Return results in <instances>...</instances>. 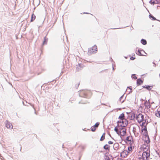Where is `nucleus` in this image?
Returning a JSON list of instances; mask_svg holds the SVG:
<instances>
[{
	"label": "nucleus",
	"instance_id": "nucleus-1",
	"mask_svg": "<svg viewBox=\"0 0 160 160\" xmlns=\"http://www.w3.org/2000/svg\"><path fill=\"white\" fill-rule=\"evenodd\" d=\"M114 130L118 135L121 136H125L127 134L125 127H116L114 128Z\"/></svg>",
	"mask_w": 160,
	"mask_h": 160
},
{
	"label": "nucleus",
	"instance_id": "nucleus-2",
	"mask_svg": "<svg viewBox=\"0 0 160 160\" xmlns=\"http://www.w3.org/2000/svg\"><path fill=\"white\" fill-rule=\"evenodd\" d=\"M142 130V133L145 136V141L146 143H149L150 142V139L148 136V131L147 127L145 126H143Z\"/></svg>",
	"mask_w": 160,
	"mask_h": 160
},
{
	"label": "nucleus",
	"instance_id": "nucleus-3",
	"mask_svg": "<svg viewBox=\"0 0 160 160\" xmlns=\"http://www.w3.org/2000/svg\"><path fill=\"white\" fill-rule=\"evenodd\" d=\"M136 119L141 125L144 126L146 122V120L144 118L143 115L142 114H139L137 115Z\"/></svg>",
	"mask_w": 160,
	"mask_h": 160
},
{
	"label": "nucleus",
	"instance_id": "nucleus-4",
	"mask_svg": "<svg viewBox=\"0 0 160 160\" xmlns=\"http://www.w3.org/2000/svg\"><path fill=\"white\" fill-rule=\"evenodd\" d=\"M149 150H146V151H143L142 153V156L141 155L140 157L142 159V160H147L149 157Z\"/></svg>",
	"mask_w": 160,
	"mask_h": 160
},
{
	"label": "nucleus",
	"instance_id": "nucleus-5",
	"mask_svg": "<svg viewBox=\"0 0 160 160\" xmlns=\"http://www.w3.org/2000/svg\"><path fill=\"white\" fill-rule=\"evenodd\" d=\"M132 131L136 137L138 136L139 135V132H140L139 127L137 125L133 126Z\"/></svg>",
	"mask_w": 160,
	"mask_h": 160
},
{
	"label": "nucleus",
	"instance_id": "nucleus-6",
	"mask_svg": "<svg viewBox=\"0 0 160 160\" xmlns=\"http://www.w3.org/2000/svg\"><path fill=\"white\" fill-rule=\"evenodd\" d=\"M117 123L118 127H125L128 125V122L126 119H124L121 121H118Z\"/></svg>",
	"mask_w": 160,
	"mask_h": 160
},
{
	"label": "nucleus",
	"instance_id": "nucleus-7",
	"mask_svg": "<svg viewBox=\"0 0 160 160\" xmlns=\"http://www.w3.org/2000/svg\"><path fill=\"white\" fill-rule=\"evenodd\" d=\"M97 51V47L96 45H94L91 48H90L88 51V53L89 54H91L96 53Z\"/></svg>",
	"mask_w": 160,
	"mask_h": 160
},
{
	"label": "nucleus",
	"instance_id": "nucleus-8",
	"mask_svg": "<svg viewBox=\"0 0 160 160\" xmlns=\"http://www.w3.org/2000/svg\"><path fill=\"white\" fill-rule=\"evenodd\" d=\"M129 154L127 151V150H124L121 152L120 156L122 158H126L127 157Z\"/></svg>",
	"mask_w": 160,
	"mask_h": 160
},
{
	"label": "nucleus",
	"instance_id": "nucleus-9",
	"mask_svg": "<svg viewBox=\"0 0 160 160\" xmlns=\"http://www.w3.org/2000/svg\"><path fill=\"white\" fill-rule=\"evenodd\" d=\"M5 127L9 129H11L13 128V126L12 123L8 121H6L5 122Z\"/></svg>",
	"mask_w": 160,
	"mask_h": 160
},
{
	"label": "nucleus",
	"instance_id": "nucleus-10",
	"mask_svg": "<svg viewBox=\"0 0 160 160\" xmlns=\"http://www.w3.org/2000/svg\"><path fill=\"white\" fill-rule=\"evenodd\" d=\"M85 66L82 64H78L76 65V69L78 71L82 69Z\"/></svg>",
	"mask_w": 160,
	"mask_h": 160
},
{
	"label": "nucleus",
	"instance_id": "nucleus-11",
	"mask_svg": "<svg viewBox=\"0 0 160 160\" xmlns=\"http://www.w3.org/2000/svg\"><path fill=\"white\" fill-rule=\"evenodd\" d=\"M147 143V145L144 144L142 146V148L143 149L144 151H146V150H149V146L148 145V143Z\"/></svg>",
	"mask_w": 160,
	"mask_h": 160
},
{
	"label": "nucleus",
	"instance_id": "nucleus-12",
	"mask_svg": "<svg viewBox=\"0 0 160 160\" xmlns=\"http://www.w3.org/2000/svg\"><path fill=\"white\" fill-rule=\"evenodd\" d=\"M135 141L132 136H129L127 137L126 138V142Z\"/></svg>",
	"mask_w": 160,
	"mask_h": 160
},
{
	"label": "nucleus",
	"instance_id": "nucleus-13",
	"mask_svg": "<svg viewBox=\"0 0 160 160\" xmlns=\"http://www.w3.org/2000/svg\"><path fill=\"white\" fill-rule=\"evenodd\" d=\"M135 147L132 146H129L128 148V150L127 151L128 152L129 154L131 153L133 150L134 149Z\"/></svg>",
	"mask_w": 160,
	"mask_h": 160
},
{
	"label": "nucleus",
	"instance_id": "nucleus-14",
	"mask_svg": "<svg viewBox=\"0 0 160 160\" xmlns=\"http://www.w3.org/2000/svg\"><path fill=\"white\" fill-rule=\"evenodd\" d=\"M81 93L84 94L86 97H87L89 94H91V92L88 91H83L81 92Z\"/></svg>",
	"mask_w": 160,
	"mask_h": 160
},
{
	"label": "nucleus",
	"instance_id": "nucleus-15",
	"mask_svg": "<svg viewBox=\"0 0 160 160\" xmlns=\"http://www.w3.org/2000/svg\"><path fill=\"white\" fill-rule=\"evenodd\" d=\"M118 121H121L124 119H126L125 118V116L124 114L123 113L121 114L118 117Z\"/></svg>",
	"mask_w": 160,
	"mask_h": 160
},
{
	"label": "nucleus",
	"instance_id": "nucleus-16",
	"mask_svg": "<svg viewBox=\"0 0 160 160\" xmlns=\"http://www.w3.org/2000/svg\"><path fill=\"white\" fill-rule=\"evenodd\" d=\"M144 105L145 107L147 108H150L151 106L150 103L147 101L144 102Z\"/></svg>",
	"mask_w": 160,
	"mask_h": 160
},
{
	"label": "nucleus",
	"instance_id": "nucleus-17",
	"mask_svg": "<svg viewBox=\"0 0 160 160\" xmlns=\"http://www.w3.org/2000/svg\"><path fill=\"white\" fill-rule=\"evenodd\" d=\"M135 141L126 142L127 144L129 145V146L135 147Z\"/></svg>",
	"mask_w": 160,
	"mask_h": 160
},
{
	"label": "nucleus",
	"instance_id": "nucleus-18",
	"mask_svg": "<svg viewBox=\"0 0 160 160\" xmlns=\"http://www.w3.org/2000/svg\"><path fill=\"white\" fill-rule=\"evenodd\" d=\"M143 88H146L149 91L151 90L152 88V86H146L142 87Z\"/></svg>",
	"mask_w": 160,
	"mask_h": 160
},
{
	"label": "nucleus",
	"instance_id": "nucleus-19",
	"mask_svg": "<svg viewBox=\"0 0 160 160\" xmlns=\"http://www.w3.org/2000/svg\"><path fill=\"white\" fill-rule=\"evenodd\" d=\"M143 83V81L141 79H138L137 80V83L138 86H139Z\"/></svg>",
	"mask_w": 160,
	"mask_h": 160
},
{
	"label": "nucleus",
	"instance_id": "nucleus-20",
	"mask_svg": "<svg viewBox=\"0 0 160 160\" xmlns=\"http://www.w3.org/2000/svg\"><path fill=\"white\" fill-rule=\"evenodd\" d=\"M119 145L118 143H116L113 145V148L115 150H117L118 149Z\"/></svg>",
	"mask_w": 160,
	"mask_h": 160
},
{
	"label": "nucleus",
	"instance_id": "nucleus-21",
	"mask_svg": "<svg viewBox=\"0 0 160 160\" xmlns=\"http://www.w3.org/2000/svg\"><path fill=\"white\" fill-rule=\"evenodd\" d=\"M103 148L105 149L108 150V151H109L110 150V146L108 144H106L104 146Z\"/></svg>",
	"mask_w": 160,
	"mask_h": 160
},
{
	"label": "nucleus",
	"instance_id": "nucleus-22",
	"mask_svg": "<svg viewBox=\"0 0 160 160\" xmlns=\"http://www.w3.org/2000/svg\"><path fill=\"white\" fill-rule=\"evenodd\" d=\"M36 16L33 13L31 16V22H32L34 21L36 19Z\"/></svg>",
	"mask_w": 160,
	"mask_h": 160
},
{
	"label": "nucleus",
	"instance_id": "nucleus-23",
	"mask_svg": "<svg viewBox=\"0 0 160 160\" xmlns=\"http://www.w3.org/2000/svg\"><path fill=\"white\" fill-rule=\"evenodd\" d=\"M156 116L158 117H160V111H157L155 112Z\"/></svg>",
	"mask_w": 160,
	"mask_h": 160
},
{
	"label": "nucleus",
	"instance_id": "nucleus-24",
	"mask_svg": "<svg viewBox=\"0 0 160 160\" xmlns=\"http://www.w3.org/2000/svg\"><path fill=\"white\" fill-rule=\"evenodd\" d=\"M143 52V50H138V52H137L136 53L138 55H142V52Z\"/></svg>",
	"mask_w": 160,
	"mask_h": 160
},
{
	"label": "nucleus",
	"instance_id": "nucleus-25",
	"mask_svg": "<svg viewBox=\"0 0 160 160\" xmlns=\"http://www.w3.org/2000/svg\"><path fill=\"white\" fill-rule=\"evenodd\" d=\"M105 133H103L100 138V141H103L105 139Z\"/></svg>",
	"mask_w": 160,
	"mask_h": 160
},
{
	"label": "nucleus",
	"instance_id": "nucleus-26",
	"mask_svg": "<svg viewBox=\"0 0 160 160\" xmlns=\"http://www.w3.org/2000/svg\"><path fill=\"white\" fill-rule=\"evenodd\" d=\"M141 42L143 45H146L147 44L146 41L143 39H142V40H141Z\"/></svg>",
	"mask_w": 160,
	"mask_h": 160
},
{
	"label": "nucleus",
	"instance_id": "nucleus-27",
	"mask_svg": "<svg viewBox=\"0 0 160 160\" xmlns=\"http://www.w3.org/2000/svg\"><path fill=\"white\" fill-rule=\"evenodd\" d=\"M99 124H100V122H96L95 123V125H94L93 126H94V127L95 128H98V126H99Z\"/></svg>",
	"mask_w": 160,
	"mask_h": 160
},
{
	"label": "nucleus",
	"instance_id": "nucleus-28",
	"mask_svg": "<svg viewBox=\"0 0 160 160\" xmlns=\"http://www.w3.org/2000/svg\"><path fill=\"white\" fill-rule=\"evenodd\" d=\"M96 128H95L93 126H92L91 128V130L92 132L95 131L96 130Z\"/></svg>",
	"mask_w": 160,
	"mask_h": 160
},
{
	"label": "nucleus",
	"instance_id": "nucleus-29",
	"mask_svg": "<svg viewBox=\"0 0 160 160\" xmlns=\"http://www.w3.org/2000/svg\"><path fill=\"white\" fill-rule=\"evenodd\" d=\"M150 18L152 19V20H156V18L152 16L151 15H149Z\"/></svg>",
	"mask_w": 160,
	"mask_h": 160
},
{
	"label": "nucleus",
	"instance_id": "nucleus-30",
	"mask_svg": "<svg viewBox=\"0 0 160 160\" xmlns=\"http://www.w3.org/2000/svg\"><path fill=\"white\" fill-rule=\"evenodd\" d=\"M132 78L134 79H136L137 78V77L135 74L132 75Z\"/></svg>",
	"mask_w": 160,
	"mask_h": 160
},
{
	"label": "nucleus",
	"instance_id": "nucleus-31",
	"mask_svg": "<svg viewBox=\"0 0 160 160\" xmlns=\"http://www.w3.org/2000/svg\"><path fill=\"white\" fill-rule=\"evenodd\" d=\"M108 143L109 144H113V142L112 141H109Z\"/></svg>",
	"mask_w": 160,
	"mask_h": 160
},
{
	"label": "nucleus",
	"instance_id": "nucleus-32",
	"mask_svg": "<svg viewBox=\"0 0 160 160\" xmlns=\"http://www.w3.org/2000/svg\"><path fill=\"white\" fill-rule=\"evenodd\" d=\"M46 41H47V40L46 39V37H45L44 38V41H43V44H45V42Z\"/></svg>",
	"mask_w": 160,
	"mask_h": 160
},
{
	"label": "nucleus",
	"instance_id": "nucleus-33",
	"mask_svg": "<svg viewBox=\"0 0 160 160\" xmlns=\"http://www.w3.org/2000/svg\"><path fill=\"white\" fill-rule=\"evenodd\" d=\"M128 89H130V91H132V87H128V88H127V90H128Z\"/></svg>",
	"mask_w": 160,
	"mask_h": 160
},
{
	"label": "nucleus",
	"instance_id": "nucleus-34",
	"mask_svg": "<svg viewBox=\"0 0 160 160\" xmlns=\"http://www.w3.org/2000/svg\"><path fill=\"white\" fill-rule=\"evenodd\" d=\"M135 59V58L132 57L130 58V59L131 60H134Z\"/></svg>",
	"mask_w": 160,
	"mask_h": 160
},
{
	"label": "nucleus",
	"instance_id": "nucleus-35",
	"mask_svg": "<svg viewBox=\"0 0 160 160\" xmlns=\"http://www.w3.org/2000/svg\"><path fill=\"white\" fill-rule=\"evenodd\" d=\"M14 129H16V128H14Z\"/></svg>",
	"mask_w": 160,
	"mask_h": 160
}]
</instances>
